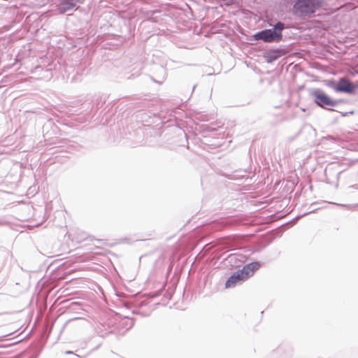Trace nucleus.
I'll use <instances>...</instances> for the list:
<instances>
[{
	"label": "nucleus",
	"mask_w": 358,
	"mask_h": 358,
	"mask_svg": "<svg viewBox=\"0 0 358 358\" xmlns=\"http://www.w3.org/2000/svg\"><path fill=\"white\" fill-rule=\"evenodd\" d=\"M260 267L258 262H252L243 266L241 270L234 273L227 280L225 287L229 288L234 287L238 282L244 281L251 277L254 273Z\"/></svg>",
	"instance_id": "1"
},
{
	"label": "nucleus",
	"mask_w": 358,
	"mask_h": 358,
	"mask_svg": "<svg viewBox=\"0 0 358 358\" xmlns=\"http://www.w3.org/2000/svg\"><path fill=\"white\" fill-rule=\"evenodd\" d=\"M284 29V24L281 22H278L274 28L272 29H266L257 33L255 35L256 40H262L265 42H272L275 40H280L282 37L281 31Z\"/></svg>",
	"instance_id": "2"
},
{
	"label": "nucleus",
	"mask_w": 358,
	"mask_h": 358,
	"mask_svg": "<svg viewBox=\"0 0 358 358\" xmlns=\"http://www.w3.org/2000/svg\"><path fill=\"white\" fill-rule=\"evenodd\" d=\"M317 6V0H297L293 10L296 15H307L313 13Z\"/></svg>",
	"instance_id": "3"
},
{
	"label": "nucleus",
	"mask_w": 358,
	"mask_h": 358,
	"mask_svg": "<svg viewBox=\"0 0 358 358\" xmlns=\"http://www.w3.org/2000/svg\"><path fill=\"white\" fill-rule=\"evenodd\" d=\"M312 96L314 97L315 103L322 108H324L325 106H335L336 105V101L320 90H314L312 93Z\"/></svg>",
	"instance_id": "4"
},
{
	"label": "nucleus",
	"mask_w": 358,
	"mask_h": 358,
	"mask_svg": "<svg viewBox=\"0 0 358 358\" xmlns=\"http://www.w3.org/2000/svg\"><path fill=\"white\" fill-rule=\"evenodd\" d=\"M337 92L352 93L356 87L346 78H341L337 86L334 88Z\"/></svg>",
	"instance_id": "5"
},
{
	"label": "nucleus",
	"mask_w": 358,
	"mask_h": 358,
	"mask_svg": "<svg viewBox=\"0 0 358 358\" xmlns=\"http://www.w3.org/2000/svg\"><path fill=\"white\" fill-rule=\"evenodd\" d=\"M269 55H270V57L272 59H277L278 57H280L279 52H277V51H273V52L269 53Z\"/></svg>",
	"instance_id": "6"
}]
</instances>
